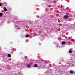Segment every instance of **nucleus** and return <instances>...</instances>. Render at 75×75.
Masks as SVG:
<instances>
[{"mask_svg": "<svg viewBox=\"0 0 75 75\" xmlns=\"http://www.w3.org/2000/svg\"><path fill=\"white\" fill-rule=\"evenodd\" d=\"M29 35H25V37H26V38L29 37Z\"/></svg>", "mask_w": 75, "mask_h": 75, "instance_id": "obj_3", "label": "nucleus"}, {"mask_svg": "<svg viewBox=\"0 0 75 75\" xmlns=\"http://www.w3.org/2000/svg\"><path fill=\"white\" fill-rule=\"evenodd\" d=\"M65 44V41H63L62 42V45H64Z\"/></svg>", "mask_w": 75, "mask_h": 75, "instance_id": "obj_4", "label": "nucleus"}, {"mask_svg": "<svg viewBox=\"0 0 75 75\" xmlns=\"http://www.w3.org/2000/svg\"><path fill=\"white\" fill-rule=\"evenodd\" d=\"M13 23H15V21H13Z\"/></svg>", "mask_w": 75, "mask_h": 75, "instance_id": "obj_13", "label": "nucleus"}, {"mask_svg": "<svg viewBox=\"0 0 75 75\" xmlns=\"http://www.w3.org/2000/svg\"><path fill=\"white\" fill-rule=\"evenodd\" d=\"M55 65L54 64H53V66L55 67Z\"/></svg>", "mask_w": 75, "mask_h": 75, "instance_id": "obj_12", "label": "nucleus"}, {"mask_svg": "<svg viewBox=\"0 0 75 75\" xmlns=\"http://www.w3.org/2000/svg\"><path fill=\"white\" fill-rule=\"evenodd\" d=\"M8 57H11V55L10 54H8Z\"/></svg>", "mask_w": 75, "mask_h": 75, "instance_id": "obj_5", "label": "nucleus"}, {"mask_svg": "<svg viewBox=\"0 0 75 75\" xmlns=\"http://www.w3.org/2000/svg\"><path fill=\"white\" fill-rule=\"evenodd\" d=\"M70 74H73V71H72L71 70L70 71Z\"/></svg>", "mask_w": 75, "mask_h": 75, "instance_id": "obj_6", "label": "nucleus"}, {"mask_svg": "<svg viewBox=\"0 0 75 75\" xmlns=\"http://www.w3.org/2000/svg\"><path fill=\"white\" fill-rule=\"evenodd\" d=\"M3 15L2 13H0V17H1V16H2V15Z\"/></svg>", "mask_w": 75, "mask_h": 75, "instance_id": "obj_9", "label": "nucleus"}, {"mask_svg": "<svg viewBox=\"0 0 75 75\" xmlns=\"http://www.w3.org/2000/svg\"><path fill=\"white\" fill-rule=\"evenodd\" d=\"M69 53L70 54H72V51L71 50H69Z\"/></svg>", "mask_w": 75, "mask_h": 75, "instance_id": "obj_7", "label": "nucleus"}, {"mask_svg": "<svg viewBox=\"0 0 75 75\" xmlns=\"http://www.w3.org/2000/svg\"><path fill=\"white\" fill-rule=\"evenodd\" d=\"M4 9L5 11H7V9L6 8V7H4Z\"/></svg>", "mask_w": 75, "mask_h": 75, "instance_id": "obj_2", "label": "nucleus"}, {"mask_svg": "<svg viewBox=\"0 0 75 75\" xmlns=\"http://www.w3.org/2000/svg\"><path fill=\"white\" fill-rule=\"evenodd\" d=\"M2 6V5L0 3V6Z\"/></svg>", "mask_w": 75, "mask_h": 75, "instance_id": "obj_11", "label": "nucleus"}, {"mask_svg": "<svg viewBox=\"0 0 75 75\" xmlns=\"http://www.w3.org/2000/svg\"><path fill=\"white\" fill-rule=\"evenodd\" d=\"M69 17V16L67 15L64 16V18H68Z\"/></svg>", "mask_w": 75, "mask_h": 75, "instance_id": "obj_1", "label": "nucleus"}, {"mask_svg": "<svg viewBox=\"0 0 75 75\" xmlns=\"http://www.w3.org/2000/svg\"><path fill=\"white\" fill-rule=\"evenodd\" d=\"M34 67L35 68H36V67H37V64H35L34 65Z\"/></svg>", "mask_w": 75, "mask_h": 75, "instance_id": "obj_8", "label": "nucleus"}, {"mask_svg": "<svg viewBox=\"0 0 75 75\" xmlns=\"http://www.w3.org/2000/svg\"><path fill=\"white\" fill-rule=\"evenodd\" d=\"M30 67V65L28 64V67Z\"/></svg>", "mask_w": 75, "mask_h": 75, "instance_id": "obj_10", "label": "nucleus"}]
</instances>
